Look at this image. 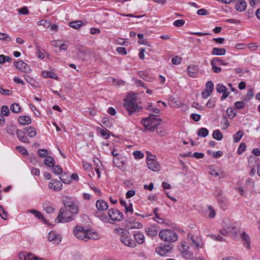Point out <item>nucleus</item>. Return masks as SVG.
I'll use <instances>...</instances> for the list:
<instances>
[{"label": "nucleus", "instance_id": "obj_25", "mask_svg": "<svg viewBox=\"0 0 260 260\" xmlns=\"http://www.w3.org/2000/svg\"><path fill=\"white\" fill-rule=\"evenodd\" d=\"M18 122L21 125L29 124L31 123V120L30 117L28 116H21L18 118Z\"/></svg>", "mask_w": 260, "mask_h": 260}, {"label": "nucleus", "instance_id": "obj_16", "mask_svg": "<svg viewBox=\"0 0 260 260\" xmlns=\"http://www.w3.org/2000/svg\"><path fill=\"white\" fill-rule=\"evenodd\" d=\"M241 237L243 241L244 246L246 249H250L251 248V241L249 236L243 232L241 234Z\"/></svg>", "mask_w": 260, "mask_h": 260}, {"label": "nucleus", "instance_id": "obj_44", "mask_svg": "<svg viewBox=\"0 0 260 260\" xmlns=\"http://www.w3.org/2000/svg\"><path fill=\"white\" fill-rule=\"evenodd\" d=\"M38 25L44 26L46 28H48L50 26V22L49 21L42 20L37 22Z\"/></svg>", "mask_w": 260, "mask_h": 260}, {"label": "nucleus", "instance_id": "obj_22", "mask_svg": "<svg viewBox=\"0 0 260 260\" xmlns=\"http://www.w3.org/2000/svg\"><path fill=\"white\" fill-rule=\"evenodd\" d=\"M26 134L30 138L34 137L37 135L36 129L32 126L26 127L23 128Z\"/></svg>", "mask_w": 260, "mask_h": 260}, {"label": "nucleus", "instance_id": "obj_11", "mask_svg": "<svg viewBox=\"0 0 260 260\" xmlns=\"http://www.w3.org/2000/svg\"><path fill=\"white\" fill-rule=\"evenodd\" d=\"M189 246L186 242H182L179 246L180 251L186 258H190L192 256V253L189 251Z\"/></svg>", "mask_w": 260, "mask_h": 260}, {"label": "nucleus", "instance_id": "obj_50", "mask_svg": "<svg viewBox=\"0 0 260 260\" xmlns=\"http://www.w3.org/2000/svg\"><path fill=\"white\" fill-rule=\"evenodd\" d=\"M208 210L209 211L208 216L210 218H214L216 215V212L214 209L213 208V207L211 206H209L208 207Z\"/></svg>", "mask_w": 260, "mask_h": 260}, {"label": "nucleus", "instance_id": "obj_10", "mask_svg": "<svg viewBox=\"0 0 260 260\" xmlns=\"http://www.w3.org/2000/svg\"><path fill=\"white\" fill-rule=\"evenodd\" d=\"M14 65L17 69L24 73H28L31 71L30 67L22 60L15 61Z\"/></svg>", "mask_w": 260, "mask_h": 260}, {"label": "nucleus", "instance_id": "obj_6", "mask_svg": "<svg viewBox=\"0 0 260 260\" xmlns=\"http://www.w3.org/2000/svg\"><path fill=\"white\" fill-rule=\"evenodd\" d=\"M159 236L161 240L169 242H175L178 238L176 232L168 229L161 230L159 233Z\"/></svg>", "mask_w": 260, "mask_h": 260}, {"label": "nucleus", "instance_id": "obj_59", "mask_svg": "<svg viewBox=\"0 0 260 260\" xmlns=\"http://www.w3.org/2000/svg\"><path fill=\"white\" fill-rule=\"evenodd\" d=\"M133 155L136 158L141 159L144 157V154L140 151H135L133 152Z\"/></svg>", "mask_w": 260, "mask_h": 260}, {"label": "nucleus", "instance_id": "obj_62", "mask_svg": "<svg viewBox=\"0 0 260 260\" xmlns=\"http://www.w3.org/2000/svg\"><path fill=\"white\" fill-rule=\"evenodd\" d=\"M204 156V154L200 152H194L191 155V157H195L197 159L202 158Z\"/></svg>", "mask_w": 260, "mask_h": 260}, {"label": "nucleus", "instance_id": "obj_34", "mask_svg": "<svg viewBox=\"0 0 260 260\" xmlns=\"http://www.w3.org/2000/svg\"><path fill=\"white\" fill-rule=\"evenodd\" d=\"M212 136L214 139L218 141L221 140L223 138V135L219 129L214 131L213 133Z\"/></svg>", "mask_w": 260, "mask_h": 260}, {"label": "nucleus", "instance_id": "obj_38", "mask_svg": "<svg viewBox=\"0 0 260 260\" xmlns=\"http://www.w3.org/2000/svg\"><path fill=\"white\" fill-rule=\"evenodd\" d=\"M10 109L13 112L17 113L20 111L21 108L18 104L14 103L11 106Z\"/></svg>", "mask_w": 260, "mask_h": 260}, {"label": "nucleus", "instance_id": "obj_51", "mask_svg": "<svg viewBox=\"0 0 260 260\" xmlns=\"http://www.w3.org/2000/svg\"><path fill=\"white\" fill-rule=\"evenodd\" d=\"M52 167H53V172L54 174H60L62 173V169L60 167V166H59L58 165H56V166L54 165Z\"/></svg>", "mask_w": 260, "mask_h": 260}, {"label": "nucleus", "instance_id": "obj_18", "mask_svg": "<svg viewBox=\"0 0 260 260\" xmlns=\"http://www.w3.org/2000/svg\"><path fill=\"white\" fill-rule=\"evenodd\" d=\"M96 207L99 211H105L108 209V205L105 201L99 200L96 201Z\"/></svg>", "mask_w": 260, "mask_h": 260}, {"label": "nucleus", "instance_id": "obj_7", "mask_svg": "<svg viewBox=\"0 0 260 260\" xmlns=\"http://www.w3.org/2000/svg\"><path fill=\"white\" fill-rule=\"evenodd\" d=\"M110 219L116 221H120L123 219V214L116 209H110L108 211Z\"/></svg>", "mask_w": 260, "mask_h": 260}, {"label": "nucleus", "instance_id": "obj_30", "mask_svg": "<svg viewBox=\"0 0 260 260\" xmlns=\"http://www.w3.org/2000/svg\"><path fill=\"white\" fill-rule=\"evenodd\" d=\"M42 75L45 78H51L54 79H57L58 77L56 74L53 72L49 71H43Z\"/></svg>", "mask_w": 260, "mask_h": 260}, {"label": "nucleus", "instance_id": "obj_23", "mask_svg": "<svg viewBox=\"0 0 260 260\" xmlns=\"http://www.w3.org/2000/svg\"><path fill=\"white\" fill-rule=\"evenodd\" d=\"M235 228L231 224H228L224 226L223 229L220 230V233L223 235H226L229 233L232 232Z\"/></svg>", "mask_w": 260, "mask_h": 260}, {"label": "nucleus", "instance_id": "obj_55", "mask_svg": "<svg viewBox=\"0 0 260 260\" xmlns=\"http://www.w3.org/2000/svg\"><path fill=\"white\" fill-rule=\"evenodd\" d=\"M182 61V58L179 56H175L172 59V62L174 64H179Z\"/></svg>", "mask_w": 260, "mask_h": 260}, {"label": "nucleus", "instance_id": "obj_26", "mask_svg": "<svg viewBox=\"0 0 260 260\" xmlns=\"http://www.w3.org/2000/svg\"><path fill=\"white\" fill-rule=\"evenodd\" d=\"M28 212L33 214L36 217H37L39 219L42 220V221H43L44 223H47V221L44 218L43 215L39 211L36 210L35 209H31L29 210Z\"/></svg>", "mask_w": 260, "mask_h": 260}, {"label": "nucleus", "instance_id": "obj_46", "mask_svg": "<svg viewBox=\"0 0 260 260\" xmlns=\"http://www.w3.org/2000/svg\"><path fill=\"white\" fill-rule=\"evenodd\" d=\"M216 89L217 92L222 93L223 91H225V90L226 89V88L222 84H218L216 85Z\"/></svg>", "mask_w": 260, "mask_h": 260}, {"label": "nucleus", "instance_id": "obj_4", "mask_svg": "<svg viewBox=\"0 0 260 260\" xmlns=\"http://www.w3.org/2000/svg\"><path fill=\"white\" fill-rule=\"evenodd\" d=\"M136 94L130 93L124 100V106L128 111L129 115H132L133 112L139 111L141 109L136 104Z\"/></svg>", "mask_w": 260, "mask_h": 260}, {"label": "nucleus", "instance_id": "obj_48", "mask_svg": "<svg viewBox=\"0 0 260 260\" xmlns=\"http://www.w3.org/2000/svg\"><path fill=\"white\" fill-rule=\"evenodd\" d=\"M226 113L229 117L231 118H233L236 115V113L234 112V110L232 107H230L227 109Z\"/></svg>", "mask_w": 260, "mask_h": 260}, {"label": "nucleus", "instance_id": "obj_47", "mask_svg": "<svg viewBox=\"0 0 260 260\" xmlns=\"http://www.w3.org/2000/svg\"><path fill=\"white\" fill-rule=\"evenodd\" d=\"M60 179L63 183L66 184L69 183L70 182V177L66 174H62L60 177Z\"/></svg>", "mask_w": 260, "mask_h": 260}, {"label": "nucleus", "instance_id": "obj_39", "mask_svg": "<svg viewBox=\"0 0 260 260\" xmlns=\"http://www.w3.org/2000/svg\"><path fill=\"white\" fill-rule=\"evenodd\" d=\"M187 239L189 241H191V244L193 245L195 248H198L199 247V244L193 239V236L191 234L189 233L187 235Z\"/></svg>", "mask_w": 260, "mask_h": 260}, {"label": "nucleus", "instance_id": "obj_63", "mask_svg": "<svg viewBox=\"0 0 260 260\" xmlns=\"http://www.w3.org/2000/svg\"><path fill=\"white\" fill-rule=\"evenodd\" d=\"M77 49L80 54H85L87 52V49L86 48L81 46H77Z\"/></svg>", "mask_w": 260, "mask_h": 260}, {"label": "nucleus", "instance_id": "obj_21", "mask_svg": "<svg viewBox=\"0 0 260 260\" xmlns=\"http://www.w3.org/2000/svg\"><path fill=\"white\" fill-rule=\"evenodd\" d=\"M247 4L245 1L240 0L235 5V9L237 11H244L246 8Z\"/></svg>", "mask_w": 260, "mask_h": 260}, {"label": "nucleus", "instance_id": "obj_61", "mask_svg": "<svg viewBox=\"0 0 260 260\" xmlns=\"http://www.w3.org/2000/svg\"><path fill=\"white\" fill-rule=\"evenodd\" d=\"M244 106V103L242 101L236 102L235 103V108L238 109H243Z\"/></svg>", "mask_w": 260, "mask_h": 260}, {"label": "nucleus", "instance_id": "obj_43", "mask_svg": "<svg viewBox=\"0 0 260 260\" xmlns=\"http://www.w3.org/2000/svg\"><path fill=\"white\" fill-rule=\"evenodd\" d=\"M11 58L8 56H5L3 54L0 55V63H4L7 62H10L11 61Z\"/></svg>", "mask_w": 260, "mask_h": 260}, {"label": "nucleus", "instance_id": "obj_58", "mask_svg": "<svg viewBox=\"0 0 260 260\" xmlns=\"http://www.w3.org/2000/svg\"><path fill=\"white\" fill-rule=\"evenodd\" d=\"M0 39L6 41L11 40L10 37L7 34L2 32H0Z\"/></svg>", "mask_w": 260, "mask_h": 260}, {"label": "nucleus", "instance_id": "obj_54", "mask_svg": "<svg viewBox=\"0 0 260 260\" xmlns=\"http://www.w3.org/2000/svg\"><path fill=\"white\" fill-rule=\"evenodd\" d=\"M47 150L45 149H39L38 151V155L41 157H46L47 155Z\"/></svg>", "mask_w": 260, "mask_h": 260}, {"label": "nucleus", "instance_id": "obj_1", "mask_svg": "<svg viewBox=\"0 0 260 260\" xmlns=\"http://www.w3.org/2000/svg\"><path fill=\"white\" fill-rule=\"evenodd\" d=\"M73 233L77 238L84 241H87L89 239H100V235L98 233L86 229L80 225H76L75 227Z\"/></svg>", "mask_w": 260, "mask_h": 260}, {"label": "nucleus", "instance_id": "obj_9", "mask_svg": "<svg viewBox=\"0 0 260 260\" xmlns=\"http://www.w3.org/2000/svg\"><path fill=\"white\" fill-rule=\"evenodd\" d=\"M172 249V245L168 244L156 248L155 251L160 256H165L168 254V253L171 252Z\"/></svg>", "mask_w": 260, "mask_h": 260}, {"label": "nucleus", "instance_id": "obj_2", "mask_svg": "<svg viewBox=\"0 0 260 260\" xmlns=\"http://www.w3.org/2000/svg\"><path fill=\"white\" fill-rule=\"evenodd\" d=\"M114 232L119 236L120 241L125 245L129 247L134 248L137 246L136 242L130 236L129 232L122 228H115Z\"/></svg>", "mask_w": 260, "mask_h": 260}, {"label": "nucleus", "instance_id": "obj_31", "mask_svg": "<svg viewBox=\"0 0 260 260\" xmlns=\"http://www.w3.org/2000/svg\"><path fill=\"white\" fill-rule=\"evenodd\" d=\"M83 23L81 20L72 21L69 23V26L75 29L79 28L82 25Z\"/></svg>", "mask_w": 260, "mask_h": 260}, {"label": "nucleus", "instance_id": "obj_12", "mask_svg": "<svg viewBox=\"0 0 260 260\" xmlns=\"http://www.w3.org/2000/svg\"><path fill=\"white\" fill-rule=\"evenodd\" d=\"M48 239L52 243L58 244L61 241V236L56 232L51 231L48 234Z\"/></svg>", "mask_w": 260, "mask_h": 260}, {"label": "nucleus", "instance_id": "obj_5", "mask_svg": "<svg viewBox=\"0 0 260 260\" xmlns=\"http://www.w3.org/2000/svg\"><path fill=\"white\" fill-rule=\"evenodd\" d=\"M72 212V209L62 207L59 211L57 217L55 219L56 223L68 222L73 220V215L76 214Z\"/></svg>", "mask_w": 260, "mask_h": 260}, {"label": "nucleus", "instance_id": "obj_52", "mask_svg": "<svg viewBox=\"0 0 260 260\" xmlns=\"http://www.w3.org/2000/svg\"><path fill=\"white\" fill-rule=\"evenodd\" d=\"M18 12L19 15H28L29 14V11L26 7H23L19 9H18Z\"/></svg>", "mask_w": 260, "mask_h": 260}, {"label": "nucleus", "instance_id": "obj_17", "mask_svg": "<svg viewBox=\"0 0 260 260\" xmlns=\"http://www.w3.org/2000/svg\"><path fill=\"white\" fill-rule=\"evenodd\" d=\"M25 134H26V133L23 130L21 131L18 129L16 130V135L18 139L23 143H29V141L27 137L25 136Z\"/></svg>", "mask_w": 260, "mask_h": 260}, {"label": "nucleus", "instance_id": "obj_15", "mask_svg": "<svg viewBox=\"0 0 260 260\" xmlns=\"http://www.w3.org/2000/svg\"><path fill=\"white\" fill-rule=\"evenodd\" d=\"M48 187L54 191H58L61 189L62 185L59 181L53 179L49 183Z\"/></svg>", "mask_w": 260, "mask_h": 260}, {"label": "nucleus", "instance_id": "obj_28", "mask_svg": "<svg viewBox=\"0 0 260 260\" xmlns=\"http://www.w3.org/2000/svg\"><path fill=\"white\" fill-rule=\"evenodd\" d=\"M218 203L220 204L221 207L223 209H225L228 205V200L225 196L219 197L217 199Z\"/></svg>", "mask_w": 260, "mask_h": 260}, {"label": "nucleus", "instance_id": "obj_42", "mask_svg": "<svg viewBox=\"0 0 260 260\" xmlns=\"http://www.w3.org/2000/svg\"><path fill=\"white\" fill-rule=\"evenodd\" d=\"M1 114H2V115H3V117H4V116H8L9 115L10 110H9L8 106H2V109H1Z\"/></svg>", "mask_w": 260, "mask_h": 260}, {"label": "nucleus", "instance_id": "obj_19", "mask_svg": "<svg viewBox=\"0 0 260 260\" xmlns=\"http://www.w3.org/2000/svg\"><path fill=\"white\" fill-rule=\"evenodd\" d=\"M198 67L196 65H191L187 67L188 74L190 77H195L198 72Z\"/></svg>", "mask_w": 260, "mask_h": 260}, {"label": "nucleus", "instance_id": "obj_13", "mask_svg": "<svg viewBox=\"0 0 260 260\" xmlns=\"http://www.w3.org/2000/svg\"><path fill=\"white\" fill-rule=\"evenodd\" d=\"M148 168L152 171H158L160 169V165L159 163L155 160L149 159L147 162Z\"/></svg>", "mask_w": 260, "mask_h": 260}, {"label": "nucleus", "instance_id": "obj_20", "mask_svg": "<svg viewBox=\"0 0 260 260\" xmlns=\"http://www.w3.org/2000/svg\"><path fill=\"white\" fill-rule=\"evenodd\" d=\"M142 224L140 222L129 221L126 224V228L129 230L140 229H142Z\"/></svg>", "mask_w": 260, "mask_h": 260}, {"label": "nucleus", "instance_id": "obj_60", "mask_svg": "<svg viewBox=\"0 0 260 260\" xmlns=\"http://www.w3.org/2000/svg\"><path fill=\"white\" fill-rule=\"evenodd\" d=\"M0 93L5 95H9L11 94L12 92L8 89H5L0 86Z\"/></svg>", "mask_w": 260, "mask_h": 260}, {"label": "nucleus", "instance_id": "obj_3", "mask_svg": "<svg viewBox=\"0 0 260 260\" xmlns=\"http://www.w3.org/2000/svg\"><path fill=\"white\" fill-rule=\"evenodd\" d=\"M161 122L162 120L154 114H150L148 117L143 119L141 121L142 124L146 129L151 132H154Z\"/></svg>", "mask_w": 260, "mask_h": 260}, {"label": "nucleus", "instance_id": "obj_24", "mask_svg": "<svg viewBox=\"0 0 260 260\" xmlns=\"http://www.w3.org/2000/svg\"><path fill=\"white\" fill-rule=\"evenodd\" d=\"M147 235L151 237L155 236L158 232V228L157 226H152L145 231Z\"/></svg>", "mask_w": 260, "mask_h": 260}, {"label": "nucleus", "instance_id": "obj_56", "mask_svg": "<svg viewBox=\"0 0 260 260\" xmlns=\"http://www.w3.org/2000/svg\"><path fill=\"white\" fill-rule=\"evenodd\" d=\"M185 24V21L183 19H178L173 22V24L176 27H181Z\"/></svg>", "mask_w": 260, "mask_h": 260}, {"label": "nucleus", "instance_id": "obj_64", "mask_svg": "<svg viewBox=\"0 0 260 260\" xmlns=\"http://www.w3.org/2000/svg\"><path fill=\"white\" fill-rule=\"evenodd\" d=\"M245 149H246V145L244 143H242L239 146V147L238 150V153L239 154H241L245 150Z\"/></svg>", "mask_w": 260, "mask_h": 260}, {"label": "nucleus", "instance_id": "obj_8", "mask_svg": "<svg viewBox=\"0 0 260 260\" xmlns=\"http://www.w3.org/2000/svg\"><path fill=\"white\" fill-rule=\"evenodd\" d=\"M63 208L67 209H72V212L78 213L79 209L78 206L75 204L74 201L69 198L66 197L63 200Z\"/></svg>", "mask_w": 260, "mask_h": 260}, {"label": "nucleus", "instance_id": "obj_45", "mask_svg": "<svg viewBox=\"0 0 260 260\" xmlns=\"http://www.w3.org/2000/svg\"><path fill=\"white\" fill-rule=\"evenodd\" d=\"M214 85L212 81H209L206 83L205 89L212 93L213 90Z\"/></svg>", "mask_w": 260, "mask_h": 260}, {"label": "nucleus", "instance_id": "obj_57", "mask_svg": "<svg viewBox=\"0 0 260 260\" xmlns=\"http://www.w3.org/2000/svg\"><path fill=\"white\" fill-rule=\"evenodd\" d=\"M0 216L4 220L7 219V213L5 211L2 206L0 205Z\"/></svg>", "mask_w": 260, "mask_h": 260}, {"label": "nucleus", "instance_id": "obj_53", "mask_svg": "<svg viewBox=\"0 0 260 260\" xmlns=\"http://www.w3.org/2000/svg\"><path fill=\"white\" fill-rule=\"evenodd\" d=\"M138 75L144 80L150 81V78H148L146 73L144 71H139L138 72Z\"/></svg>", "mask_w": 260, "mask_h": 260}, {"label": "nucleus", "instance_id": "obj_35", "mask_svg": "<svg viewBox=\"0 0 260 260\" xmlns=\"http://www.w3.org/2000/svg\"><path fill=\"white\" fill-rule=\"evenodd\" d=\"M243 134H244V133L242 131H239L233 136L234 141L235 143H237L238 142H239L240 140V139L242 138Z\"/></svg>", "mask_w": 260, "mask_h": 260}, {"label": "nucleus", "instance_id": "obj_14", "mask_svg": "<svg viewBox=\"0 0 260 260\" xmlns=\"http://www.w3.org/2000/svg\"><path fill=\"white\" fill-rule=\"evenodd\" d=\"M135 239L134 241L136 242V245H141L144 243L145 238L143 233L140 231H137L133 234Z\"/></svg>", "mask_w": 260, "mask_h": 260}, {"label": "nucleus", "instance_id": "obj_29", "mask_svg": "<svg viewBox=\"0 0 260 260\" xmlns=\"http://www.w3.org/2000/svg\"><path fill=\"white\" fill-rule=\"evenodd\" d=\"M97 216L103 222L110 223H111V222L110 221V219L108 217V216L106 215V214L104 213L98 212H97Z\"/></svg>", "mask_w": 260, "mask_h": 260}, {"label": "nucleus", "instance_id": "obj_49", "mask_svg": "<svg viewBox=\"0 0 260 260\" xmlns=\"http://www.w3.org/2000/svg\"><path fill=\"white\" fill-rule=\"evenodd\" d=\"M16 149L18 150L20 153H21L22 155H28V152L27 150L24 148V147L20 146H16Z\"/></svg>", "mask_w": 260, "mask_h": 260}, {"label": "nucleus", "instance_id": "obj_27", "mask_svg": "<svg viewBox=\"0 0 260 260\" xmlns=\"http://www.w3.org/2000/svg\"><path fill=\"white\" fill-rule=\"evenodd\" d=\"M226 50L223 48H213L212 50V54L214 55H223L225 54Z\"/></svg>", "mask_w": 260, "mask_h": 260}, {"label": "nucleus", "instance_id": "obj_36", "mask_svg": "<svg viewBox=\"0 0 260 260\" xmlns=\"http://www.w3.org/2000/svg\"><path fill=\"white\" fill-rule=\"evenodd\" d=\"M209 134L208 129L206 128H201L198 133V135L200 137H205Z\"/></svg>", "mask_w": 260, "mask_h": 260}, {"label": "nucleus", "instance_id": "obj_33", "mask_svg": "<svg viewBox=\"0 0 260 260\" xmlns=\"http://www.w3.org/2000/svg\"><path fill=\"white\" fill-rule=\"evenodd\" d=\"M221 126L223 129H226L230 126V123L225 115L222 116Z\"/></svg>", "mask_w": 260, "mask_h": 260}, {"label": "nucleus", "instance_id": "obj_40", "mask_svg": "<svg viewBox=\"0 0 260 260\" xmlns=\"http://www.w3.org/2000/svg\"><path fill=\"white\" fill-rule=\"evenodd\" d=\"M207 153L209 155H211L212 156L215 158H219L223 155V152L221 151H218L216 152H212L210 151H208Z\"/></svg>", "mask_w": 260, "mask_h": 260}, {"label": "nucleus", "instance_id": "obj_41", "mask_svg": "<svg viewBox=\"0 0 260 260\" xmlns=\"http://www.w3.org/2000/svg\"><path fill=\"white\" fill-rule=\"evenodd\" d=\"M209 173L214 177H217L219 175V173L216 171L212 166L209 167Z\"/></svg>", "mask_w": 260, "mask_h": 260}, {"label": "nucleus", "instance_id": "obj_37", "mask_svg": "<svg viewBox=\"0 0 260 260\" xmlns=\"http://www.w3.org/2000/svg\"><path fill=\"white\" fill-rule=\"evenodd\" d=\"M215 59H213L211 61V65L212 67V71L216 73H218L221 71V68L220 67H218L216 66L215 63Z\"/></svg>", "mask_w": 260, "mask_h": 260}, {"label": "nucleus", "instance_id": "obj_32", "mask_svg": "<svg viewBox=\"0 0 260 260\" xmlns=\"http://www.w3.org/2000/svg\"><path fill=\"white\" fill-rule=\"evenodd\" d=\"M44 164L48 167H52L55 165L54 158L50 156H47L44 159Z\"/></svg>", "mask_w": 260, "mask_h": 260}]
</instances>
